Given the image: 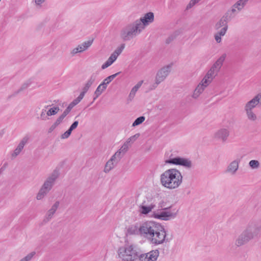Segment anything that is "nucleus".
<instances>
[{"label": "nucleus", "instance_id": "f257e3e1", "mask_svg": "<svg viewBox=\"0 0 261 261\" xmlns=\"http://www.w3.org/2000/svg\"><path fill=\"white\" fill-rule=\"evenodd\" d=\"M160 180L164 187L174 189L178 188L182 183V176L177 169H169L161 175Z\"/></svg>", "mask_w": 261, "mask_h": 261}, {"label": "nucleus", "instance_id": "f03ea898", "mask_svg": "<svg viewBox=\"0 0 261 261\" xmlns=\"http://www.w3.org/2000/svg\"><path fill=\"white\" fill-rule=\"evenodd\" d=\"M260 231L261 221L249 223L246 229L236 240V245L239 247L246 244L253 238L257 236Z\"/></svg>", "mask_w": 261, "mask_h": 261}, {"label": "nucleus", "instance_id": "7ed1b4c3", "mask_svg": "<svg viewBox=\"0 0 261 261\" xmlns=\"http://www.w3.org/2000/svg\"><path fill=\"white\" fill-rule=\"evenodd\" d=\"M143 28L135 20L124 27L120 32V37L124 41H129L140 34Z\"/></svg>", "mask_w": 261, "mask_h": 261}, {"label": "nucleus", "instance_id": "20e7f679", "mask_svg": "<svg viewBox=\"0 0 261 261\" xmlns=\"http://www.w3.org/2000/svg\"><path fill=\"white\" fill-rule=\"evenodd\" d=\"M59 176V171L57 169L54 170L50 175L47 178L40 188L36 196L37 200L42 199L49 192Z\"/></svg>", "mask_w": 261, "mask_h": 261}, {"label": "nucleus", "instance_id": "39448f33", "mask_svg": "<svg viewBox=\"0 0 261 261\" xmlns=\"http://www.w3.org/2000/svg\"><path fill=\"white\" fill-rule=\"evenodd\" d=\"M151 243L155 245L162 244L164 243L169 242L171 238H169L167 236V231L164 226L161 224L155 229V232L153 233V236L150 237L149 239Z\"/></svg>", "mask_w": 261, "mask_h": 261}, {"label": "nucleus", "instance_id": "423d86ee", "mask_svg": "<svg viewBox=\"0 0 261 261\" xmlns=\"http://www.w3.org/2000/svg\"><path fill=\"white\" fill-rule=\"evenodd\" d=\"M119 257L125 261H134L139 258V253L134 249L132 245L119 248Z\"/></svg>", "mask_w": 261, "mask_h": 261}, {"label": "nucleus", "instance_id": "0eeeda50", "mask_svg": "<svg viewBox=\"0 0 261 261\" xmlns=\"http://www.w3.org/2000/svg\"><path fill=\"white\" fill-rule=\"evenodd\" d=\"M159 223L152 221L145 222L139 226V230L141 232V236L147 238L148 239L150 237L153 236L154 232L158 228Z\"/></svg>", "mask_w": 261, "mask_h": 261}, {"label": "nucleus", "instance_id": "6e6552de", "mask_svg": "<svg viewBox=\"0 0 261 261\" xmlns=\"http://www.w3.org/2000/svg\"><path fill=\"white\" fill-rule=\"evenodd\" d=\"M172 206L163 208L162 205H160L159 207H161V210H158L153 213L152 216L154 218L162 220L167 221L171 218H173L176 216V213H173L169 211Z\"/></svg>", "mask_w": 261, "mask_h": 261}, {"label": "nucleus", "instance_id": "1a4fd4ad", "mask_svg": "<svg viewBox=\"0 0 261 261\" xmlns=\"http://www.w3.org/2000/svg\"><path fill=\"white\" fill-rule=\"evenodd\" d=\"M172 156V154L170 155L169 159L165 161V164L181 166L186 168H191L192 167V162L189 159L180 156L171 158Z\"/></svg>", "mask_w": 261, "mask_h": 261}, {"label": "nucleus", "instance_id": "9d476101", "mask_svg": "<svg viewBox=\"0 0 261 261\" xmlns=\"http://www.w3.org/2000/svg\"><path fill=\"white\" fill-rule=\"evenodd\" d=\"M159 255L158 250H152L147 253L139 254V259L140 261H156Z\"/></svg>", "mask_w": 261, "mask_h": 261}, {"label": "nucleus", "instance_id": "9b49d317", "mask_svg": "<svg viewBox=\"0 0 261 261\" xmlns=\"http://www.w3.org/2000/svg\"><path fill=\"white\" fill-rule=\"evenodd\" d=\"M171 65H168L161 68L156 73V83L159 84L163 82L170 72Z\"/></svg>", "mask_w": 261, "mask_h": 261}, {"label": "nucleus", "instance_id": "f8f14e48", "mask_svg": "<svg viewBox=\"0 0 261 261\" xmlns=\"http://www.w3.org/2000/svg\"><path fill=\"white\" fill-rule=\"evenodd\" d=\"M137 22L140 23V26L145 29V27L148 25L154 20V14L152 12H148L145 14L144 16L137 19Z\"/></svg>", "mask_w": 261, "mask_h": 261}, {"label": "nucleus", "instance_id": "ddd939ff", "mask_svg": "<svg viewBox=\"0 0 261 261\" xmlns=\"http://www.w3.org/2000/svg\"><path fill=\"white\" fill-rule=\"evenodd\" d=\"M226 55L225 54H223L218 60L213 64V65L211 67V70L214 71L215 73L219 72L220 69H221L224 61L226 58Z\"/></svg>", "mask_w": 261, "mask_h": 261}, {"label": "nucleus", "instance_id": "4468645a", "mask_svg": "<svg viewBox=\"0 0 261 261\" xmlns=\"http://www.w3.org/2000/svg\"><path fill=\"white\" fill-rule=\"evenodd\" d=\"M240 162V160L239 159L231 162L227 166L225 172L230 173L231 174H234L238 170Z\"/></svg>", "mask_w": 261, "mask_h": 261}, {"label": "nucleus", "instance_id": "2eb2a0df", "mask_svg": "<svg viewBox=\"0 0 261 261\" xmlns=\"http://www.w3.org/2000/svg\"><path fill=\"white\" fill-rule=\"evenodd\" d=\"M28 140L29 137L28 136H25L22 138L17 147L14 150V152L12 153V157H16L20 153Z\"/></svg>", "mask_w": 261, "mask_h": 261}, {"label": "nucleus", "instance_id": "dca6fc26", "mask_svg": "<svg viewBox=\"0 0 261 261\" xmlns=\"http://www.w3.org/2000/svg\"><path fill=\"white\" fill-rule=\"evenodd\" d=\"M145 203L146 201H144L139 206L140 213L143 215L149 214L155 206V205L153 203H151L149 205H145Z\"/></svg>", "mask_w": 261, "mask_h": 261}, {"label": "nucleus", "instance_id": "f3484780", "mask_svg": "<svg viewBox=\"0 0 261 261\" xmlns=\"http://www.w3.org/2000/svg\"><path fill=\"white\" fill-rule=\"evenodd\" d=\"M229 135V131L226 128L219 130L215 134L216 138L221 139L223 142L225 141Z\"/></svg>", "mask_w": 261, "mask_h": 261}, {"label": "nucleus", "instance_id": "a211bd4d", "mask_svg": "<svg viewBox=\"0 0 261 261\" xmlns=\"http://www.w3.org/2000/svg\"><path fill=\"white\" fill-rule=\"evenodd\" d=\"M59 204H60L59 201H57L54 204V205L51 206V208L48 211L46 215V218H45V219L47 220V221H48L52 218L53 215H54V214L56 213L57 210L58 209V208L59 206Z\"/></svg>", "mask_w": 261, "mask_h": 261}, {"label": "nucleus", "instance_id": "6ab92c4d", "mask_svg": "<svg viewBox=\"0 0 261 261\" xmlns=\"http://www.w3.org/2000/svg\"><path fill=\"white\" fill-rule=\"evenodd\" d=\"M127 233L129 235L135 234L141 236V232L140 231L138 224H135L129 225L127 229Z\"/></svg>", "mask_w": 261, "mask_h": 261}, {"label": "nucleus", "instance_id": "aec40b11", "mask_svg": "<svg viewBox=\"0 0 261 261\" xmlns=\"http://www.w3.org/2000/svg\"><path fill=\"white\" fill-rule=\"evenodd\" d=\"M116 161L113 160V158H111L107 162L105 169H104V172L105 173H108L110 172V170H111L112 169L114 168V167L117 165V164H115Z\"/></svg>", "mask_w": 261, "mask_h": 261}, {"label": "nucleus", "instance_id": "412c9836", "mask_svg": "<svg viewBox=\"0 0 261 261\" xmlns=\"http://www.w3.org/2000/svg\"><path fill=\"white\" fill-rule=\"evenodd\" d=\"M226 31L227 28L226 27L225 28H222L220 31L218 32L215 35V39L217 43H220L221 41V36H224Z\"/></svg>", "mask_w": 261, "mask_h": 261}, {"label": "nucleus", "instance_id": "4be33fe9", "mask_svg": "<svg viewBox=\"0 0 261 261\" xmlns=\"http://www.w3.org/2000/svg\"><path fill=\"white\" fill-rule=\"evenodd\" d=\"M31 84V83L30 81H27L25 83H23L22 85V86H21V87L18 90H17V91H15L12 95H10L9 96V98H10V97H11L12 96H15V95H16L17 94L19 93L20 92H21L23 90L26 89L27 88H28L30 86Z\"/></svg>", "mask_w": 261, "mask_h": 261}, {"label": "nucleus", "instance_id": "5701e85b", "mask_svg": "<svg viewBox=\"0 0 261 261\" xmlns=\"http://www.w3.org/2000/svg\"><path fill=\"white\" fill-rule=\"evenodd\" d=\"M180 30H176L171 34L166 40V43L167 44H170L180 34Z\"/></svg>", "mask_w": 261, "mask_h": 261}, {"label": "nucleus", "instance_id": "b1692460", "mask_svg": "<svg viewBox=\"0 0 261 261\" xmlns=\"http://www.w3.org/2000/svg\"><path fill=\"white\" fill-rule=\"evenodd\" d=\"M202 84H199L195 88L192 95V97L194 98H197L199 96V95L204 91V88L202 87Z\"/></svg>", "mask_w": 261, "mask_h": 261}, {"label": "nucleus", "instance_id": "393cba45", "mask_svg": "<svg viewBox=\"0 0 261 261\" xmlns=\"http://www.w3.org/2000/svg\"><path fill=\"white\" fill-rule=\"evenodd\" d=\"M248 1L249 0H239L233 5V7L237 8L239 11H240L244 7Z\"/></svg>", "mask_w": 261, "mask_h": 261}, {"label": "nucleus", "instance_id": "a878e982", "mask_svg": "<svg viewBox=\"0 0 261 261\" xmlns=\"http://www.w3.org/2000/svg\"><path fill=\"white\" fill-rule=\"evenodd\" d=\"M120 73V72H118L114 74L108 76L101 83V85H106L107 87V85L109 84L114 78H115Z\"/></svg>", "mask_w": 261, "mask_h": 261}, {"label": "nucleus", "instance_id": "bb28decb", "mask_svg": "<svg viewBox=\"0 0 261 261\" xmlns=\"http://www.w3.org/2000/svg\"><path fill=\"white\" fill-rule=\"evenodd\" d=\"M107 86L106 85H101V83L97 87L95 91V94L96 95V97L94 98V100L96 99V97L99 96L103 91H105L107 89Z\"/></svg>", "mask_w": 261, "mask_h": 261}, {"label": "nucleus", "instance_id": "cd10ccee", "mask_svg": "<svg viewBox=\"0 0 261 261\" xmlns=\"http://www.w3.org/2000/svg\"><path fill=\"white\" fill-rule=\"evenodd\" d=\"M222 27L223 28L226 27L227 29H228V25L227 23H226V20H224L223 19L221 18L219 21L216 23L215 29L216 30H218Z\"/></svg>", "mask_w": 261, "mask_h": 261}, {"label": "nucleus", "instance_id": "c85d7f7f", "mask_svg": "<svg viewBox=\"0 0 261 261\" xmlns=\"http://www.w3.org/2000/svg\"><path fill=\"white\" fill-rule=\"evenodd\" d=\"M245 111L246 113L247 117L249 120H250L251 121H254L257 119V116L255 115V114L254 113V112H253V110H251V111L245 110Z\"/></svg>", "mask_w": 261, "mask_h": 261}, {"label": "nucleus", "instance_id": "c756f323", "mask_svg": "<svg viewBox=\"0 0 261 261\" xmlns=\"http://www.w3.org/2000/svg\"><path fill=\"white\" fill-rule=\"evenodd\" d=\"M138 89L139 88L135 86L132 89L127 98L128 102L133 99Z\"/></svg>", "mask_w": 261, "mask_h": 261}, {"label": "nucleus", "instance_id": "7c9ffc66", "mask_svg": "<svg viewBox=\"0 0 261 261\" xmlns=\"http://www.w3.org/2000/svg\"><path fill=\"white\" fill-rule=\"evenodd\" d=\"M60 109L58 107H54V108H50L46 112V115L48 116L55 115L59 112Z\"/></svg>", "mask_w": 261, "mask_h": 261}, {"label": "nucleus", "instance_id": "2f4dec72", "mask_svg": "<svg viewBox=\"0 0 261 261\" xmlns=\"http://www.w3.org/2000/svg\"><path fill=\"white\" fill-rule=\"evenodd\" d=\"M145 119V117L143 116L137 118L133 123L132 126L135 127L142 123Z\"/></svg>", "mask_w": 261, "mask_h": 261}, {"label": "nucleus", "instance_id": "473e14b6", "mask_svg": "<svg viewBox=\"0 0 261 261\" xmlns=\"http://www.w3.org/2000/svg\"><path fill=\"white\" fill-rule=\"evenodd\" d=\"M123 154H122L121 153V151L119 150H118L117 152L115 153L114 155H113L111 156V158H113V160H114L116 161L115 164H117L118 162L120 160V159L122 158Z\"/></svg>", "mask_w": 261, "mask_h": 261}, {"label": "nucleus", "instance_id": "72a5a7b5", "mask_svg": "<svg viewBox=\"0 0 261 261\" xmlns=\"http://www.w3.org/2000/svg\"><path fill=\"white\" fill-rule=\"evenodd\" d=\"M212 81V80L209 78H206V75H205L199 84H202V87L205 89Z\"/></svg>", "mask_w": 261, "mask_h": 261}, {"label": "nucleus", "instance_id": "f704fd0d", "mask_svg": "<svg viewBox=\"0 0 261 261\" xmlns=\"http://www.w3.org/2000/svg\"><path fill=\"white\" fill-rule=\"evenodd\" d=\"M96 75L94 73L92 74L90 76L89 80L87 81L85 85L86 86H88L89 88H90L95 82L96 80Z\"/></svg>", "mask_w": 261, "mask_h": 261}, {"label": "nucleus", "instance_id": "c9c22d12", "mask_svg": "<svg viewBox=\"0 0 261 261\" xmlns=\"http://www.w3.org/2000/svg\"><path fill=\"white\" fill-rule=\"evenodd\" d=\"M92 42H93V40H88V41L83 42L80 45L82 46V49L84 51L91 45Z\"/></svg>", "mask_w": 261, "mask_h": 261}, {"label": "nucleus", "instance_id": "e433bc0d", "mask_svg": "<svg viewBox=\"0 0 261 261\" xmlns=\"http://www.w3.org/2000/svg\"><path fill=\"white\" fill-rule=\"evenodd\" d=\"M249 166L251 167L252 169H255L259 167V163L257 160H251L249 163Z\"/></svg>", "mask_w": 261, "mask_h": 261}, {"label": "nucleus", "instance_id": "4c0bfd02", "mask_svg": "<svg viewBox=\"0 0 261 261\" xmlns=\"http://www.w3.org/2000/svg\"><path fill=\"white\" fill-rule=\"evenodd\" d=\"M248 102L250 103V104H252V105L256 107L259 105V98L258 96L256 95L254 97H253L252 99L248 101Z\"/></svg>", "mask_w": 261, "mask_h": 261}, {"label": "nucleus", "instance_id": "58836bf2", "mask_svg": "<svg viewBox=\"0 0 261 261\" xmlns=\"http://www.w3.org/2000/svg\"><path fill=\"white\" fill-rule=\"evenodd\" d=\"M217 75V73H215L214 71L211 70L210 69L206 74H205L206 78L211 79L213 80V79Z\"/></svg>", "mask_w": 261, "mask_h": 261}, {"label": "nucleus", "instance_id": "ea45409f", "mask_svg": "<svg viewBox=\"0 0 261 261\" xmlns=\"http://www.w3.org/2000/svg\"><path fill=\"white\" fill-rule=\"evenodd\" d=\"M129 148V146H128V144H127V143L125 142L122 146L119 149V151H121V153L122 154H124L128 150Z\"/></svg>", "mask_w": 261, "mask_h": 261}, {"label": "nucleus", "instance_id": "a19ab883", "mask_svg": "<svg viewBox=\"0 0 261 261\" xmlns=\"http://www.w3.org/2000/svg\"><path fill=\"white\" fill-rule=\"evenodd\" d=\"M84 96L82 95L81 96V94H80L79 96L74 99L70 104L73 107L77 105L83 98Z\"/></svg>", "mask_w": 261, "mask_h": 261}, {"label": "nucleus", "instance_id": "79ce46f5", "mask_svg": "<svg viewBox=\"0 0 261 261\" xmlns=\"http://www.w3.org/2000/svg\"><path fill=\"white\" fill-rule=\"evenodd\" d=\"M35 254L36 252L35 251L32 252L22 258L20 261H30Z\"/></svg>", "mask_w": 261, "mask_h": 261}, {"label": "nucleus", "instance_id": "37998d69", "mask_svg": "<svg viewBox=\"0 0 261 261\" xmlns=\"http://www.w3.org/2000/svg\"><path fill=\"white\" fill-rule=\"evenodd\" d=\"M35 254L36 252L35 251L32 252L22 258L20 261H30Z\"/></svg>", "mask_w": 261, "mask_h": 261}, {"label": "nucleus", "instance_id": "c03bdc74", "mask_svg": "<svg viewBox=\"0 0 261 261\" xmlns=\"http://www.w3.org/2000/svg\"><path fill=\"white\" fill-rule=\"evenodd\" d=\"M35 254L36 252L35 251L32 252L22 258L20 261H30Z\"/></svg>", "mask_w": 261, "mask_h": 261}, {"label": "nucleus", "instance_id": "a18cd8bd", "mask_svg": "<svg viewBox=\"0 0 261 261\" xmlns=\"http://www.w3.org/2000/svg\"><path fill=\"white\" fill-rule=\"evenodd\" d=\"M125 47V44H122L120 45V46L118 47L114 52L113 53L115 54V55L118 56L122 53V50H123L124 48Z\"/></svg>", "mask_w": 261, "mask_h": 261}, {"label": "nucleus", "instance_id": "49530a36", "mask_svg": "<svg viewBox=\"0 0 261 261\" xmlns=\"http://www.w3.org/2000/svg\"><path fill=\"white\" fill-rule=\"evenodd\" d=\"M232 15L230 14V11H227L223 17H221L224 20H226V23H227L228 21L231 19Z\"/></svg>", "mask_w": 261, "mask_h": 261}, {"label": "nucleus", "instance_id": "de8ad7c7", "mask_svg": "<svg viewBox=\"0 0 261 261\" xmlns=\"http://www.w3.org/2000/svg\"><path fill=\"white\" fill-rule=\"evenodd\" d=\"M140 136V134L138 133L135 134L134 136H131L130 138H129L127 141L126 142L127 143V144H129L130 143L134 142Z\"/></svg>", "mask_w": 261, "mask_h": 261}, {"label": "nucleus", "instance_id": "09e8293b", "mask_svg": "<svg viewBox=\"0 0 261 261\" xmlns=\"http://www.w3.org/2000/svg\"><path fill=\"white\" fill-rule=\"evenodd\" d=\"M84 50H83L82 49V46H81L80 45H78L77 47L74 48L71 51V54L72 55H75V54L77 53H81V52H82Z\"/></svg>", "mask_w": 261, "mask_h": 261}, {"label": "nucleus", "instance_id": "8fccbe9b", "mask_svg": "<svg viewBox=\"0 0 261 261\" xmlns=\"http://www.w3.org/2000/svg\"><path fill=\"white\" fill-rule=\"evenodd\" d=\"M200 0H191L190 3L188 4L186 9L188 10L193 7L196 4L198 3Z\"/></svg>", "mask_w": 261, "mask_h": 261}, {"label": "nucleus", "instance_id": "3c124183", "mask_svg": "<svg viewBox=\"0 0 261 261\" xmlns=\"http://www.w3.org/2000/svg\"><path fill=\"white\" fill-rule=\"evenodd\" d=\"M72 131L70 129H68L67 131H66L64 134H63L61 138L62 139H65L68 138L71 135Z\"/></svg>", "mask_w": 261, "mask_h": 261}, {"label": "nucleus", "instance_id": "603ef678", "mask_svg": "<svg viewBox=\"0 0 261 261\" xmlns=\"http://www.w3.org/2000/svg\"><path fill=\"white\" fill-rule=\"evenodd\" d=\"M46 111L45 109H43L42 110L41 114H40V119L42 120H46L47 119V115H46Z\"/></svg>", "mask_w": 261, "mask_h": 261}, {"label": "nucleus", "instance_id": "864d4df0", "mask_svg": "<svg viewBox=\"0 0 261 261\" xmlns=\"http://www.w3.org/2000/svg\"><path fill=\"white\" fill-rule=\"evenodd\" d=\"M254 106L252 105V104H250L249 102H247L245 106L244 109L245 110H248V111H251L253 110V109L255 108Z\"/></svg>", "mask_w": 261, "mask_h": 261}, {"label": "nucleus", "instance_id": "5fc2aeb1", "mask_svg": "<svg viewBox=\"0 0 261 261\" xmlns=\"http://www.w3.org/2000/svg\"><path fill=\"white\" fill-rule=\"evenodd\" d=\"M117 58V56L113 53L108 60H109L110 62L113 64L116 61Z\"/></svg>", "mask_w": 261, "mask_h": 261}, {"label": "nucleus", "instance_id": "6e6d98bb", "mask_svg": "<svg viewBox=\"0 0 261 261\" xmlns=\"http://www.w3.org/2000/svg\"><path fill=\"white\" fill-rule=\"evenodd\" d=\"M79 124V121H74L72 124L70 125L69 128L68 129H70L71 131H72L74 129H75Z\"/></svg>", "mask_w": 261, "mask_h": 261}, {"label": "nucleus", "instance_id": "4d7b16f0", "mask_svg": "<svg viewBox=\"0 0 261 261\" xmlns=\"http://www.w3.org/2000/svg\"><path fill=\"white\" fill-rule=\"evenodd\" d=\"M89 88H89V87L88 86H86V85H85L84 87L83 88L82 92L80 93V94H81V96L82 95L83 96H84V95L87 93V92L88 91Z\"/></svg>", "mask_w": 261, "mask_h": 261}, {"label": "nucleus", "instance_id": "13d9d810", "mask_svg": "<svg viewBox=\"0 0 261 261\" xmlns=\"http://www.w3.org/2000/svg\"><path fill=\"white\" fill-rule=\"evenodd\" d=\"M112 64V63L110 62L109 60H108L104 64H102V65L101 66V69H105L108 67L109 66H110V65H111Z\"/></svg>", "mask_w": 261, "mask_h": 261}, {"label": "nucleus", "instance_id": "bf43d9fd", "mask_svg": "<svg viewBox=\"0 0 261 261\" xmlns=\"http://www.w3.org/2000/svg\"><path fill=\"white\" fill-rule=\"evenodd\" d=\"M63 120V119L60 116L54 123L58 126Z\"/></svg>", "mask_w": 261, "mask_h": 261}, {"label": "nucleus", "instance_id": "052dcab7", "mask_svg": "<svg viewBox=\"0 0 261 261\" xmlns=\"http://www.w3.org/2000/svg\"><path fill=\"white\" fill-rule=\"evenodd\" d=\"M57 127V126L55 125L54 123H53V124L51 125L50 127L49 128L48 132L49 133H51Z\"/></svg>", "mask_w": 261, "mask_h": 261}, {"label": "nucleus", "instance_id": "680f3d73", "mask_svg": "<svg viewBox=\"0 0 261 261\" xmlns=\"http://www.w3.org/2000/svg\"><path fill=\"white\" fill-rule=\"evenodd\" d=\"M73 108V107L72 106H71L70 104H69L65 110L66 112H67L68 113H69V112L71 111V109Z\"/></svg>", "mask_w": 261, "mask_h": 261}, {"label": "nucleus", "instance_id": "e2e57ef3", "mask_svg": "<svg viewBox=\"0 0 261 261\" xmlns=\"http://www.w3.org/2000/svg\"><path fill=\"white\" fill-rule=\"evenodd\" d=\"M45 0H35V3L37 5H40L41 4L44 3Z\"/></svg>", "mask_w": 261, "mask_h": 261}, {"label": "nucleus", "instance_id": "0e129e2a", "mask_svg": "<svg viewBox=\"0 0 261 261\" xmlns=\"http://www.w3.org/2000/svg\"><path fill=\"white\" fill-rule=\"evenodd\" d=\"M69 113L66 112L65 110L63 112L62 114L60 115V116L64 119V118Z\"/></svg>", "mask_w": 261, "mask_h": 261}, {"label": "nucleus", "instance_id": "69168bd1", "mask_svg": "<svg viewBox=\"0 0 261 261\" xmlns=\"http://www.w3.org/2000/svg\"><path fill=\"white\" fill-rule=\"evenodd\" d=\"M69 113L66 112L65 110L63 112L62 114L60 115V116L64 119V118Z\"/></svg>", "mask_w": 261, "mask_h": 261}, {"label": "nucleus", "instance_id": "338daca9", "mask_svg": "<svg viewBox=\"0 0 261 261\" xmlns=\"http://www.w3.org/2000/svg\"><path fill=\"white\" fill-rule=\"evenodd\" d=\"M143 82V81H139V82H138V83L135 85V86H136V87H137L138 88H139L141 86V85H142V84Z\"/></svg>", "mask_w": 261, "mask_h": 261}, {"label": "nucleus", "instance_id": "774afa93", "mask_svg": "<svg viewBox=\"0 0 261 261\" xmlns=\"http://www.w3.org/2000/svg\"><path fill=\"white\" fill-rule=\"evenodd\" d=\"M257 96H258L259 98V105H261V93H259L256 95Z\"/></svg>", "mask_w": 261, "mask_h": 261}]
</instances>
